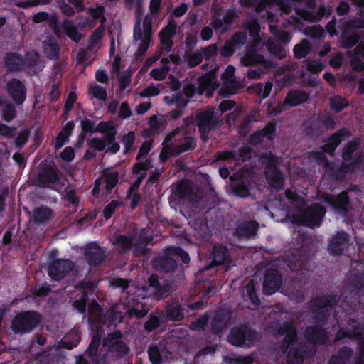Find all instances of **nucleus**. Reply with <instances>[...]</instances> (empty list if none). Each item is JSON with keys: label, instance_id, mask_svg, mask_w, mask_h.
<instances>
[{"label": "nucleus", "instance_id": "38", "mask_svg": "<svg viewBox=\"0 0 364 364\" xmlns=\"http://www.w3.org/2000/svg\"><path fill=\"white\" fill-rule=\"evenodd\" d=\"M80 335L77 332H70L58 343V348L72 350L75 348L80 342Z\"/></svg>", "mask_w": 364, "mask_h": 364}, {"label": "nucleus", "instance_id": "15", "mask_svg": "<svg viewBox=\"0 0 364 364\" xmlns=\"http://www.w3.org/2000/svg\"><path fill=\"white\" fill-rule=\"evenodd\" d=\"M282 283V276L279 271L273 268L266 270L263 281V294L271 296L280 289Z\"/></svg>", "mask_w": 364, "mask_h": 364}, {"label": "nucleus", "instance_id": "36", "mask_svg": "<svg viewBox=\"0 0 364 364\" xmlns=\"http://www.w3.org/2000/svg\"><path fill=\"white\" fill-rule=\"evenodd\" d=\"M360 145V140L358 138H355L346 143L341 152V157L345 161H353L355 156V151L359 148Z\"/></svg>", "mask_w": 364, "mask_h": 364}, {"label": "nucleus", "instance_id": "3", "mask_svg": "<svg viewBox=\"0 0 364 364\" xmlns=\"http://www.w3.org/2000/svg\"><path fill=\"white\" fill-rule=\"evenodd\" d=\"M42 319V315L36 311H20L11 320V328L16 334H26L36 329Z\"/></svg>", "mask_w": 364, "mask_h": 364}, {"label": "nucleus", "instance_id": "1", "mask_svg": "<svg viewBox=\"0 0 364 364\" xmlns=\"http://www.w3.org/2000/svg\"><path fill=\"white\" fill-rule=\"evenodd\" d=\"M340 301V296L336 294H321L312 298L310 310L313 318L317 323L308 326L304 332V338L307 343L315 346H323L328 340V333L323 327L331 315L330 309L336 306Z\"/></svg>", "mask_w": 364, "mask_h": 364}, {"label": "nucleus", "instance_id": "9", "mask_svg": "<svg viewBox=\"0 0 364 364\" xmlns=\"http://www.w3.org/2000/svg\"><path fill=\"white\" fill-rule=\"evenodd\" d=\"M75 267V262L70 259H53L48 267V274L54 281H60L70 273Z\"/></svg>", "mask_w": 364, "mask_h": 364}, {"label": "nucleus", "instance_id": "25", "mask_svg": "<svg viewBox=\"0 0 364 364\" xmlns=\"http://www.w3.org/2000/svg\"><path fill=\"white\" fill-rule=\"evenodd\" d=\"M149 287L154 292V298L156 300H161L168 296L171 291V286L168 284H161L159 277L156 274H151L148 278Z\"/></svg>", "mask_w": 364, "mask_h": 364}, {"label": "nucleus", "instance_id": "20", "mask_svg": "<svg viewBox=\"0 0 364 364\" xmlns=\"http://www.w3.org/2000/svg\"><path fill=\"white\" fill-rule=\"evenodd\" d=\"M230 252L226 245L215 244L210 252V262L205 267V270H209L213 267L223 264L229 260Z\"/></svg>", "mask_w": 364, "mask_h": 364}, {"label": "nucleus", "instance_id": "17", "mask_svg": "<svg viewBox=\"0 0 364 364\" xmlns=\"http://www.w3.org/2000/svg\"><path fill=\"white\" fill-rule=\"evenodd\" d=\"M348 326L349 329L345 331L340 328L336 335V338L338 341L345 338H355L362 334L364 328V317L360 318L358 317L350 316L348 320Z\"/></svg>", "mask_w": 364, "mask_h": 364}, {"label": "nucleus", "instance_id": "7", "mask_svg": "<svg viewBox=\"0 0 364 364\" xmlns=\"http://www.w3.org/2000/svg\"><path fill=\"white\" fill-rule=\"evenodd\" d=\"M326 213V210L323 205L317 203H312L301 213L299 223L311 228L318 227Z\"/></svg>", "mask_w": 364, "mask_h": 364}, {"label": "nucleus", "instance_id": "32", "mask_svg": "<svg viewBox=\"0 0 364 364\" xmlns=\"http://www.w3.org/2000/svg\"><path fill=\"white\" fill-rule=\"evenodd\" d=\"M333 208L339 213L346 214L349 206V196L347 191H341L330 201Z\"/></svg>", "mask_w": 364, "mask_h": 364}, {"label": "nucleus", "instance_id": "19", "mask_svg": "<svg viewBox=\"0 0 364 364\" xmlns=\"http://www.w3.org/2000/svg\"><path fill=\"white\" fill-rule=\"evenodd\" d=\"M185 304L173 299L168 301L164 308V316L169 321L178 322L185 318Z\"/></svg>", "mask_w": 364, "mask_h": 364}, {"label": "nucleus", "instance_id": "5", "mask_svg": "<svg viewBox=\"0 0 364 364\" xmlns=\"http://www.w3.org/2000/svg\"><path fill=\"white\" fill-rule=\"evenodd\" d=\"M284 263L291 272L310 270L311 255L303 248L294 249L283 256Z\"/></svg>", "mask_w": 364, "mask_h": 364}, {"label": "nucleus", "instance_id": "10", "mask_svg": "<svg viewBox=\"0 0 364 364\" xmlns=\"http://www.w3.org/2000/svg\"><path fill=\"white\" fill-rule=\"evenodd\" d=\"M256 47L255 44H251L247 48L240 59L241 64L246 67L262 65V68H276L277 64L259 54Z\"/></svg>", "mask_w": 364, "mask_h": 364}, {"label": "nucleus", "instance_id": "59", "mask_svg": "<svg viewBox=\"0 0 364 364\" xmlns=\"http://www.w3.org/2000/svg\"><path fill=\"white\" fill-rule=\"evenodd\" d=\"M88 92L95 98L100 100H106L107 95L106 89L97 84L94 85H90Z\"/></svg>", "mask_w": 364, "mask_h": 364}, {"label": "nucleus", "instance_id": "44", "mask_svg": "<svg viewBox=\"0 0 364 364\" xmlns=\"http://www.w3.org/2000/svg\"><path fill=\"white\" fill-rule=\"evenodd\" d=\"M323 132V126L318 119L311 121L304 128V133L311 138L318 137Z\"/></svg>", "mask_w": 364, "mask_h": 364}, {"label": "nucleus", "instance_id": "49", "mask_svg": "<svg viewBox=\"0 0 364 364\" xmlns=\"http://www.w3.org/2000/svg\"><path fill=\"white\" fill-rule=\"evenodd\" d=\"M231 188L233 193L238 197L247 198L250 193L247 183L243 180L233 183Z\"/></svg>", "mask_w": 364, "mask_h": 364}, {"label": "nucleus", "instance_id": "57", "mask_svg": "<svg viewBox=\"0 0 364 364\" xmlns=\"http://www.w3.org/2000/svg\"><path fill=\"white\" fill-rule=\"evenodd\" d=\"M275 68H262V65H257L256 68H250L247 72V77L249 79H259L265 73H269Z\"/></svg>", "mask_w": 364, "mask_h": 364}, {"label": "nucleus", "instance_id": "13", "mask_svg": "<svg viewBox=\"0 0 364 364\" xmlns=\"http://www.w3.org/2000/svg\"><path fill=\"white\" fill-rule=\"evenodd\" d=\"M83 255L87 264L91 267L101 265L107 258V252L105 247L93 242L85 245Z\"/></svg>", "mask_w": 364, "mask_h": 364}, {"label": "nucleus", "instance_id": "2", "mask_svg": "<svg viewBox=\"0 0 364 364\" xmlns=\"http://www.w3.org/2000/svg\"><path fill=\"white\" fill-rule=\"evenodd\" d=\"M333 17L326 26L328 34L333 37L340 34V46L343 49H350L358 45L361 35L358 30L364 29V18L353 16L350 18H342L338 21Z\"/></svg>", "mask_w": 364, "mask_h": 364}, {"label": "nucleus", "instance_id": "6", "mask_svg": "<svg viewBox=\"0 0 364 364\" xmlns=\"http://www.w3.org/2000/svg\"><path fill=\"white\" fill-rule=\"evenodd\" d=\"M257 333L247 325L234 327L228 336V342L235 346L250 347L253 345Z\"/></svg>", "mask_w": 364, "mask_h": 364}, {"label": "nucleus", "instance_id": "22", "mask_svg": "<svg viewBox=\"0 0 364 364\" xmlns=\"http://www.w3.org/2000/svg\"><path fill=\"white\" fill-rule=\"evenodd\" d=\"M264 173L268 183L272 188L279 191L284 188V174L275 164L266 166Z\"/></svg>", "mask_w": 364, "mask_h": 364}, {"label": "nucleus", "instance_id": "52", "mask_svg": "<svg viewBox=\"0 0 364 364\" xmlns=\"http://www.w3.org/2000/svg\"><path fill=\"white\" fill-rule=\"evenodd\" d=\"M298 16L303 20L311 23L318 22L321 19L320 14H316L314 11L301 9L297 11Z\"/></svg>", "mask_w": 364, "mask_h": 364}, {"label": "nucleus", "instance_id": "14", "mask_svg": "<svg viewBox=\"0 0 364 364\" xmlns=\"http://www.w3.org/2000/svg\"><path fill=\"white\" fill-rule=\"evenodd\" d=\"M6 90L15 105L23 104L27 97V89L23 82L17 78H12L6 82Z\"/></svg>", "mask_w": 364, "mask_h": 364}, {"label": "nucleus", "instance_id": "64", "mask_svg": "<svg viewBox=\"0 0 364 364\" xmlns=\"http://www.w3.org/2000/svg\"><path fill=\"white\" fill-rule=\"evenodd\" d=\"M119 182V173L117 171H112L106 175L105 188L107 191H112Z\"/></svg>", "mask_w": 364, "mask_h": 364}, {"label": "nucleus", "instance_id": "28", "mask_svg": "<svg viewBox=\"0 0 364 364\" xmlns=\"http://www.w3.org/2000/svg\"><path fill=\"white\" fill-rule=\"evenodd\" d=\"M237 17V15L234 10L228 9L223 19L213 18L211 21V26L215 31L221 30L223 33H225L228 31Z\"/></svg>", "mask_w": 364, "mask_h": 364}, {"label": "nucleus", "instance_id": "34", "mask_svg": "<svg viewBox=\"0 0 364 364\" xmlns=\"http://www.w3.org/2000/svg\"><path fill=\"white\" fill-rule=\"evenodd\" d=\"M228 315L224 310H219L215 314L211 321V332L218 334L225 327L228 321Z\"/></svg>", "mask_w": 364, "mask_h": 364}, {"label": "nucleus", "instance_id": "61", "mask_svg": "<svg viewBox=\"0 0 364 364\" xmlns=\"http://www.w3.org/2000/svg\"><path fill=\"white\" fill-rule=\"evenodd\" d=\"M252 149L248 146L244 145L240 147L238 152L236 151V162H245L250 159L252 156Z\"/></svg>", "mask_w": 364, "mask_h": 364}, {"label": "nucleus", "instance_id": "33", "mask_svg": "<svg viewBox=\"0 0 364 364\" xmlns=\"http://www.w3.org/2000/svg\"><path fill=\"white\" fill-rule=\"evenodd\" d=\"M159 269L163 272H173L178 267V263L172 255L168 254V247L165 255L161 256L156 262Z\"/></svg>", "mask_w": 364, "mask_h": 364}, {"label": "nucleus", "instance_id": "47", "mask_svg": "<svg viewBox=\"0 0 364 364\" xmlns=\"http://www.w3.org/2000/svg\"><path fill=\"white\" fill-rule=\"evenodd\" d=\"M311 49V46L309 41L306 39H303L294 48V57L296 59H301L310 53Z\"/></svg>", "mask_w": 364, "mask_h": 364}, {"label": "nucleus", "instance_id": "46", "mask_svg": "<svg viewBox=\"0 0 364 364\" xmlns=\"http://www.w3.org/2000/svg\"><path fill=\"white\" fill-rule=\"evenodd\" d=\"M101 341V336L99 333H95L92 336L91 343L89 344L86 353L87 356L92 360H97V351Z\"/></svg>", "mask_w": 364, "mask_h": 364}, {"label": "nucleus", "instance_id": "21", "mask_svg": "<svg viewBox=\"0 0 364 364\" xmlns=\"http://www.w3.org/2000/svg\"><path fill=\"white\" fill-rule=\"evenodd\" d=\"M349 245V235L342 230L338 232L328 244V250L331 255H341Z\"/></svg>", "mask_w": 364, "mask_h": 364}, {"label": "nucleus", "instance_id": "18", "mask_svg": "<svg viewBox=\"0 0 364 364\" xmlns=\"http://www.w3.org/2000/svg\"><path fill=\"white\" fill-rule=\"evenodd\" d=\"M151 38L150 36H144L143 31L141 29V22L140 17H138L134 26L133 30V38L135 42L141 41L138 49L135 53V58L136 60H141L147 52L150 43L151 42Z\"/></svg>", "mask_w": 364, "mask_h": 364}, {"label": "nucleus", "instance_id": "39", "mask_svg": "<svg viewBox=\"0 0 364 364\" xmlns=\"http://www.w3.org/2000/svg\"><path fill=\"white\" fill-rule=\"evenodd\" d=\"M65 34L75 42H79L82 38V34L77 31L73 21L65 19L61 25Z\"/></svg>", "mask_w": 364, "mask_h": 364}, {"label": "nucleus", "instance_id": "50", "mask_svg": "<svg viewBox=\"0 0 364 364\" xmlns=\"http://www.w3.org/2000/svg\"><path fill=\"white\" fill-rule=\"evenodd\" d=\"M16 105L11 102H6L4 104L1 109V117L3 120L10 122L16 118L17 115Z\"/></svg>", "mask_w": 364, "mask_h": 364}, {"label": "nucleus", "instance_id": "51", "mask_svg": "<svg viewBox=\"0 0 364 364\" xmlns=\"http://www.w3.org/2000/svg\"><path fill=\"white\" fill-rule=\"evenodd\" d=\"M326 173L329 178L336 182H343L346 180L344 174L342 173L339 166L331 164L326 168Z\"/></svg>", "mask_w": 364, "mask_h": 364}, {"label": "nucleus", "instance_id": "53", "mask_svg": "<svg viewBox=\"0 0 364 364\" xmlns=\"http://www.w3.org/2000/svg\"><path fill=\"white\" fill-rule=\"evenodd\" d=\"M152 166L151 160L146 159L145 161H138L132 166V174L140 176L142 173L147 174V171Z\"/></svg>", "mask_w": 364, "mask_h": 364}, {"label": "nucleus", "instance_id": "63", "mask_svg": "<svg viewBox=\"0 0 364 364\" xmlns=\"http://www.w3.org/2000/svg\"><path fill=\"white\" fill-rule=\"evenodd\" d=\"M359 306L360 304L356 301H351L346 299L342 301L341 307L347 314L353 316L357 312Z\"/></svg>", "mask_w": 364, "mask_h": 364}, {"label": "nucleus", "instance_id": "45", "mask_svg": "<svg viewBox=\"0 0 364 364\" xmlns=\"http://www.w3.org/2000/svg\"><path fill=\"white\" fill-rule=\"evenodd\" d=\"M168 254L181 260L184 264H188L191 261L189 254L179 246H169L168 247Z\"/></svg>", "mask_w": 364, "mask_h": 364}, {"label": "nucleus", "instance_id": "55", "mask_svg": "<svg viewBox=\"0 0 364 364\" xmlns=\"http://www.w3.org/2000/svg\"><path fill=\"white\" fill-rule=\"evenodd\" d=\"M347 106V101L340 95L333 96L330 99V108L336 112L342 111Z\"/></svg>", "mask_w": 364, "mask_h": 364}, {"label": "nucleus", "instance_id": "42", "mask_svg": "<svg viewBox=\"0 0 364 364\" xmlns=\"http://www.w3.org/2000/svg\"><path fill=\"white\" fill-rule=\"evenodd\" d=\"M52 214V210L49 208H36L33 211V220L36 223H44L50 220Z\"/></svg>", "mask_w": 364, "mask_h": 364}, {"label": "nucleus", "instance_id": "23", "mask_svg": "<svg viewBox=\"0 0 364 364\" xmlns=\"http://www.w3.org/2000/svg\"><path fill=\"white\" fill-rule=\"evenodd\" d=\"M176 23L173 19H170L168 24L159 33L161 43L165 46L166 52H170L173 46V37L176 33Z\"/></svg>", "mask_w": 364, "mask_h": 364}, {"label": "nucleus", "instance_id": "30", "mask_svg": "<svg viewBox=\"0 0 364 364\" xmlns=\"http://www.w3.org/2000/svg\"><path fill=\"white\" fill-rule=\"evenodd\" d=\"M309 98V95L301 90H291L289 91L283 101V105L292 107L306 102Z\"/></svg>", "mask_w": 364, "mask_h": 364}, {"label": "nucleus", "instance_id": "12", "mask_svg": "<svg viewBox=\"0 0 364 364\" xmlns=\"http://www.w3.org/2000/svg\"><path fill=\"white\" fill-rule=\"evenodd\" d=\"M276 331L278 335L284 336L280 343V350L285 354L294 342L297 340L296 326L292 321H286L277 327Z\"/></svg>", "mask_w": 364, "mask_h": 364}, {"label": "nucleus", "instance_id": "8", "mask_svg": "<svg viewBox=\"0 0 364 364\" xmlns=\"http://www.w3.org/2000/svg\"><path fill=\"white\" fill-rule=\"evenodd\" d=\"M61 176V171L54 163L42 162L37 174V180L41 186L50 187V184L58 183Z\"/></svg>", "mask_w": 364, "mask_h": 364}, {"label": "nucleus", "instance_id": "4", "mask_svg": "<svg viewBox=\"0 0 364 364\" xmlns=\"http://www.w3.org/2000/svg\"><path fill=\"white\" fill-rule=\"evenodd\" d=\"M196 124L202 142L207 143L210 139V133L221 127L222 120L215 115L213 108L211 107L197 113Z\"/></svg>", "mask_w": 364, "mask_h": 364}, {"label": "nucleus", "instance_id": "56", "mask_svg": "<svg viewBox=\"0 0 364 364\" xmlns=\"http://www.w3.org/2000/svg\"><path fill=\"white\" fill-rule=\"evenodd\" d=\"M184 58L188 67L193 68L198 65L202 62L203 56V54L198 51L189 54L186 52Z\"/></svg>", "mask_w": 364, "mask_h": 364}, {"label": "nucleus", "instance_id": "54", "mask_svg": "<svg viewBox=\"0 0 364 364\" xmlns=\"http://www.w3.org/2000/svg\"><path fill=\"white\" fill-rule=\"evenodd\" d=\"M240 88L237 82L232 80L223 85L220 92L225 97H230L232 95L238 93Z\"/></svg>", "mask_w": 364, "mask_h": 364}, {"label": "nucleus", "instance_id": "37", "mask_svg": "<svg viewBox=\"0 0 364 364\" xmlns=\"http://www.w3.org/2000/svg\"><path fill=\"white\" fill-rule=\"evenodd\" d=\"M124 316L117 306H112L104 314V321L108 326H117L122 322Z\"/></svg>", "mask_w": 364, "mask_h": 364}, {"label": "nucleus", "instance_id": "26", "mask_svg": "<svg viewBox=\"0 0 364 364\" xmlns=\"http://www.w3.org/2000/svg\"><path fill=\"white\" fill-rule=\"evenodd\" d=\"M43 51L46 58L58 60L60 57V46L53 36H47L43 42Z\"/></svg>", "mask_w": 364, "mask_h": 364}, {"label": "nucleus", "instance_id": "35", "mask_svg": "<svg viewBox=\"0 0 364 364\" xmlns=\"http://www.w3.org/2000/svg\"><path fill=\"white\" fill-rule=\"evenodd\" d=\"M353 356V350L348 346L341 347L337 354L329 360L328 364H349Z\"/></svg>", "mask_w": 364, "mask_h": 364}, {"label": "nucleus", "instance_id": "29", "mask_svg": "<svg viewBox=\"0 0 364 364\" xmlns=\"http://www.w3.org/2000/svg\"><path fill=\"white\" fill-rule=\"evenodd\" d=\"M4 67L8 73L21 72L23 58L17 53H7L4 58Z\"/></svg>", "mask_w": 364, "mask_h": 364}, {"label": "nucleus", "instance_id": "62", "mask_svg": "<svg viewBox=\"0 0 364 364\" xmlns=\"http://www.w3.org/2000/svg\"><path fill=\"white\" fill-rule=\"evenodd\" d=\"M164 101L175 105L177 108H184L187 106L188 100L185 99L181 94L170 97L165 96Z\"/></svg>", "mask_w": 364, "mask_h": 364}, {"label": "nucleus", "instance_id": "60", "mask_svg": "<svg viewBox=\"0 0 364 364\" xmlns=\"http://www.w3.org/2000/svg\"><path fill=\"white\" fill-rule=\"evenodd\" d=\"M210 318V314L208 312H205V314H202L196 319L195 322L192 323L193 329L198 331H205V328L208 325Z\"/></svg>", "mask_w": 364, "mask_h": 364}, {"label": "nucleus", "instance_id": "27", "mask_svg": "<svg viewBox=\"0 0 364 364\" xmlns=\"http://www.w3.org/2000/svg\"><path fill=\"white\" fill-rule=\"evenodd\" d=\"M134 240L135 235L134 233L129 235H115L112 244L116 247L117 250L120 254H127L132 249Z\"/></svg>", "mask_w": 364, "mask_h": 364}, {"label": "nucleus", "instance_id": "41", "mask_svg": "<svg viewBox=\"0 0 364 364\" xmlns=\"http://www.w3.org/2000/svg\"><path fill=\"white\" fill-rule=\"evenodd\" d=\"M287 353V364H303L304 350L300 347L289 348Z\"/></svg>", "mask_w": 364, "mask_h": 364}, {"label": "nucleus", "instance_id": "24", "mask_svg": "<svg viewBox=\"0 0 364 364\" xmlns=\"http://www.w3.org/2000/svg\"><path fill=\"white\" fill-rule=\"evenodd\" d=\"M259 229V224L254 220L243 221L236 225L234 235L240 238L254 237Z\"/></svg>", "mask_w": 364, "mask_h": 364}, {"label": "nucleus", "instance_id": "31", "mask_svg": "<svg viewBox=\"0 0 364 364\" xmlns=\"http://www.w3.org/2000/svg\"><path fill=\"white\" fill-rule=\"evenodd\" d=\"M218 87V84L214 76L203 75L198 80V92L200 95L206 93L208 97H210Z\"/></svg>", "mask_w": 364, "mask_h": 364}, {"label": "nucleus", "instance_id": "40", "mask_svg": "<svg viewBox=\"0 0 364 364\" xmlns=\"http://www.w3.org/2000/svg\"><path fill=\"white\" fill-rule=\"evenodd\" d=\"M196 147V140L193 136H186L175 148V156H179L186 151H193Z\"/></svg>", "mask_w": 364, "mask_h": 364}, {"label": "nucleus", "instance_id": "48", "mask_svg": "<svg viewBox=\"0 0 364 364\" xmlns=\"http://www.w3.org/2000/svg\"><path fill=\"white\" fill-rule=\"evenodd\" d=\"M348 281L353 289L358 292H364V272L351 273Z\"/></svg>", "mask_w": 364, "mask_h": 364}, {"label": "nucleus", "instance_id": "11", "mask_svg": "<svg viewBox=\"0 0 364 364\" xmlns=\"http://www.w3.org/2000/svg\"><path fill=\"white\" fill-rule=\"evenodd\" d=\"M122 336L123 334L120 330H115L108 333L103 339V345L107 346L111 352L117 353L119 358L126 356L130 350L128 345L121 340Z\"/></svg>", "mask_w": 364, "mask_h": 364}, {"label": "nucleus", "instance_id": "43", "mask_svg": "<svg viewBox=\"0 0 364 364\" xmlns=\"http://www.w3.org/2000/svg\"><path fill=\"white\" fill-rule=\"evenodd\" d=\"M363 156L362 153H355L353 161L348 163L343 162L339 166L342 173L344 174L345 178L348 173H353L355 171L357 166L362 162Z\"/></svg>", "mask_w": 364, "mask_h": 364}, {"label": "nucleus", "instance_id": "16", "mask_svg": "<svg viewBox=\"0 0 364 364\" xmlns=\"http://www.w3.org/2000/svg\"><path fill=\"white\" fill-rule=\"evenodd\" d=\"M352 134L347 127H342L331 134L326 143L321 146V149L325 154L333 156L338 145L344 140L351 136Z\"/></svg>", "mask_w": 364, "mask_h": 364}, {"label": "nucleus", "instance_id": "58", "mask_svg": "<svg viewBox=\"0 0 364 364\" xmlns=\"http://www.w3.org/2000/svg\"><path fill=\"white\" fill-rule=\"evenodd\" d=\"M136 136L133 131H130L122 136L121 141L124 146V154H128L131 151Z\"/></svg>", "mask_w": 364, "mask_h": 364}]
</instances>
